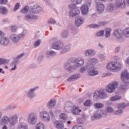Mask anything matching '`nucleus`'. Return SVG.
I'll list each match as a JSON object with an SVG mask.
<instances>
[{"instance_id":"obj_54","label":"nucleus","mask_w":129,"mask_h":129,"mask_svg":"<svg viewBox=\"0 0 129 129\" xmlns=\"http://www.w3.org/2000/svg\"><path fill=\"white\" fill-rule=\"evenodd\" d=\"M113 109L111 106H108L107 107V111L110 112H112L113 111Z\"/></svg>"},{"instance_id":"obj_23","label":"nucleus","mask_w":129,"mask_h":129,"mask_svg":"<svg viewBox=\"0 0 129 129\" xmlns=\"http://www.w3.org/2000/svg\"><path fill=\"white\" fill-rule=\"evenodd\" d=\"M56 55V52L52 50L48 51L46 55V57L47 59L51 58L52 57Z\"/></svg>"},{"instance_id":"obj_50","label":"nucleus","mask_w":129,"mask_h":129,"mask_svg":"<svg viewBox=\"0 0 129 129\" xmlns=\"http://www.w3.org/2000/svg\"><path fill=\"white\" fill-rule=\"evenodd\" d=\"M87 68L86 67H85L84 66H83L80 68V72L82 73L84 71L87 70Z\"/></svg>"},{"instance_id":"obj_12","label":"nucleus","mask_w":129,"mask_h":129,"mask_svg":"<svg viewBox=\"0 0 129 129\" xmlns=\"http://www.w3.org/2000/svg\"><path fill=\"white\" fill-rule=\"evenodd\" d=\"M84 21V19L80 15L77 16L75 19V24L76 26H79L83 23Z\"/></svg>"},{"instance_id":"obj_8","label":"nucleus","mask_w":129,"mask_h":129,"mask_svg":"<svg viewBox=\"0 0 129 129\" xmlns=\"http://www.w3.org/2000/svg\"><path fill=\"white\" fill-rule=\"evenodd\" d=\"M28 122L31 124H35L37 121L36 115L33 113H30L28 115Z\"/></svg>"},{"instance_id":"obj_6","label":"nucleus","mask_w":129,"mask_h":129,"mask_svg":"<svg viewBox=\"0 0 129 129\" xmlns=\"http://www.w3.org/2000/svg\"><path fill=\"white\" fill-rule=\"evenodd\" d=\"M118 85V84L117 82H111L106 87V88L108 92L112 93L114 91Z\"/></svg>"},{"instance_id":"obj_40","label":"nucleus","mask_w":129,"mask_h":129,"mask_svg":"<svg viewBox=\"0 0 129 129\" xmlns=\"http://www.w3.org/2000/svg\"><path fill=\"white\" fill-rule=\"evenodd\" d=\"M68 7L69 8V9L71 10V11L73 10L74 9H76V8H78L77 7L75 4H69Z\"/></svg>"},{"instance_id":"obj_14","label":"nucleus","mask_w":129,"mask_h":129,"mask_svg":"<svg viewBox=\"0 0 129 129\" xmlns=\"http://www.w3.org/2000/svg\"><path fill=\"white\" fill-rule=\"evenodd\" d=\"M37 16L36 15H33L31 14H27L25 16V19L26 20L32 22L35 21V19H37Z\"/></svg>"},{"instance_id":"obj_10","label":"nucleus","mask_w":129,"mask_h":129,"mask_svg":"<svg viewBox=\"0 0 129 129\" xmlns=\"http://www.w3.org/2000/svg\"><path fill=\"white\" fill-rule=\"evenodd\" d=\"M75 65L77 69L79 67L82 66L84 63V60L83 59L79 58H76L73 57H72Z\"/></svg>"},{"instance_id":"obj_44","label":"nucleus","mask_w":129,"mask_h":129,"mask_svg":"<svg viewBox=\"0 0 129 129\" xmlns=\"http://www.w3.org/2000/svg\"><path fill=\"white\" fill-rule=\"evenodd\" d=\"M4 42H3L2 41L1 42V43H1V44L5 45H6L9 42V40L6 37V39H4Z\"/></svg>"},{"instance_id":"obj_28","label":"nucleus","mask_w":129,"mask_h":129,"mask_svg":"<svg viewBox=\"0 0 129 129\" xmlns=\"http://www.w3.org/2000/svg\"><path fill=\"white\" fill-rule=\"evenodd\" d=\"M127 86V84L124 83L123 85H120L118 88V90L120 92L124 91L125 89L126 88Z\"/></svg>"},{"instance_id":"obj_56","label":"nucleus","mask_w":129,"mask_h":129,"mask_svg":"<svg viewBox=\"0 0 129 129\" xmlns=\"http://www.w3.org/2000/svg\"><path fill=\"white\" fill-rule=\"evenodd\" d=\"M91 0H85V3L89 7H90L91 3Z\"/></svg>"},{"instance_id":"obj_22","label":"nucleus","mask_w":129,"mask_h":129,"mask_svg":"<svg viewBox=\"0 0 129 129\" xmlns=\"http://www.w3.org/2000/svg\"><path fill=\"white\" fill-rule=\"evenodd\" d=\"M106 91L104 90H102V91H99L98 96L99 98L102 99H104L106 97Z\"/></svg>"},{"instance_id":"obj_63","label":"nucleus","mask_w":129,"mask_h":129,"mask_svg":"<svg viewBox=\"0 0 129 129\" xmlns=\"http://www.w3.org/2000/svg\"><path fill=\"white\" fill-rule=\"evenodd\" d=\"M117 40L120 43L122 42L124 40V39L123 38L122 36L120 37L119 38H118L117 39Z\"/></svg>"},{"instance_id":"obj_62","label":"nucleus","mask_w":129,"mask_h":129,"mask_svg":"<svg viewBox=\"0 0 129 129\" xmlns=\"http://www.w3.org/2000/svg\"><path fill=\"white\" fill-rule=\"evenodd\" d=\"M6 39V37L3 36H1L0 37V43L1 44V42L2 41L3 42H4V39Z\"/></svg>"},{"instance_id":"obj_11","label":"nucleus","mask_w":129,"mask_h":129,"mask_svg":"<svg viewBox=\"0 0 129 129\" xmlns=\"http://www.w3.org/2000/svg\"><path fill=\"white\" fill-rule=\"evenodd\" d=\"M98 25L97 24H92L89 25L88 26L90 28L95 29L98 28L100 26H103L105 25L108 23V22H103L102 21H99L98 22Z\"/></svg>"},{"instance_id":"obj_2","label":"nucleus","mask_w":129,"mask_h":129,"mask_svg":"<svg viewBox=\"0 0 129 129\" xmlns=\"http://www.w3.org/2000/svg\"><path fill=\"white\" fill-rule=\"evenodd\" d=\"M72 57L68 59V62L66 63L65 68L70 73L77 68Z\"/></svg>"},{"instance_id":"obj_45","label":"nucleus","mask_w":129,"mask_h":129,"mask_svg":"<svg viewBox=\"0 0 129 129\" xmlns=\"http://www.w3.org/2000/svg\"><path fill=\"white\" fill-rule=\"evenodd\" d=\"M41 118L43 119L44 121L46 122H48L50 120V116H44V117H41Z\"/></svg>"},{"instance_id":"obj_52","label":"nucleus","mask_w":129,"mask_h":129,"mask_svg":"<svg viewBox=\"0 0 129 129\" xmlns=\"http://www.w3.org/2000/svg\"><path fill=\"white\" fill-rule=\"evenodd\" d=\"M122 112V111L121 110H119L115 111L114 113L116 115H120Z\"/></svg>"},{"instance_id":"obj_26","label":"nucleus","mask_w":129,"mask_h":129,"mask_svg":"<svg viewBox=\"0 0 129 129\" xmlns=\"http://www.w3.org/2000/svg\"><path fill=\"white\" fill-rule=\"evenodd\" d=\"M70 48V45H68L67 46H64V48L61 50L60 53L61 54L65 53L69 51Z\"/></svg>"},{"instance_id":"obj_31","label":"nucleus","mask_w":129,"mask_h":129,"mask_svg":"<svg viewBox=\"0 0 129 129\" xmlns=\"http://www.w3.org/2000/svg\"><path fill=\"white\" fill-rule=\"evenodd\" d=\"M114 9V5L112 3H109L107 5L106 9L108 11L112 12L113 10Z\"/></svg>"},{"instance_id":"obj_20","label":"nucleus","mask_w":129,"mask_h":129,"mask_svg":"<svg viewBox=\"0 0 129 129\" xmlns=\"http://www.w3.org/2000/svg\"><path fill=\"white\" fill-rule=\"evenodd\" d=\"M10 38L13 42L15 43L18 42L19 40L18 35L15 34L11 35L10 36Z\"/></svg>"},{"instance_id":"obj_15","label":"nucleus","mask_w":129,"mask_h":129,"mask_svg":"<svg viewBox=\"0 0 129 129\" xmlns=\"http://www.w3.org/2000/svg\"><path fill=\"white\" fill-rule=\"evenodd\" d=\"M125 2L124 0H116V5L117 7L123 8L125 7Z\"/></svg>"},{"instance_id":"obj_61","label":"nucleus","mask_w":129,"mask_h":129,"mask_svg":"<svg viewBox=\"0 0 129 129\" xmlns=\"http://www.w3.org/2000/svg\"><path fill=\"white\" fill-rule=\"evenodd\" d=\"M104 33H96L95 34V36L97 37H101L104 35Z\"/></svg>"},{"instance_id":"obj_13","label":"nucleus","mask_w":129,"mask_h":129,"mask_svg":"<svg viewBox=\"0 0 129 129\" xmlns=\"http://www.w3.org/2000/svg\"><path fill=\"white\" fill-rule=\"evenodd\" d=\"M96 5V7L97 10L98 11L99 14L102 13L104 9V5L100 2H95Z\"/></svg>"},{"instance_id":"obj_30","label":"nucleus","mask_w":129,"mask_h":129,"mask_svg":"<svg viewBox=\"0 0 129 129\" xmlns=\"http://www.w3.org/2000/svg\"><path fill=\"white\" fill-rule=\"evenodd\" d=\"M128 106H129V103L125 104L124 103H122L118 105L117 108L118 109H124L125 107Z\"/></svg>"},{"instance_id":"obj_25","label":"nucleus","mask_w":129,"mask_h":129,"mask_svg":"<svg viewBox=\"0 0 129 129\" xmlns=\"http://www.w3.org/2000/svg\"><path fill=\"white\" fill-rule=\"evenodd\" d=\"M72 113L74 115L78 114L79 107L75 106H73L71 109Z\"/></svg>"},{"instance_id":"obj_33","label":"nucleus","mask_w":129,"mask_h":129,"mask_svg":"<svg viewBox=\"0 0 129 129\" xmlns=\"http://www.w3.org/2000/svg\"><path fill=\"white\" fill-rule=\"evenodd\" d=\"M35 95V94L34 92L32 91V90H30L29 91L27 94V96L31 99L33 98Z\"/></svg>"},{"instance_id":"obj_5","label":"nucleus","mask_w":129,"mask_h":129,"mask_svg":"<svg viewBox=\"0 0 129 129\" xmlns=\"http://www.w3.org/2000/svg\"><path fill=\"white\" fill-rule=\"evenodd\" d=\"M127 70H125L121 73V79L123 82L127 84L129 83V74L127 73Z\"/></svg>"},{"instance_id":"obj_48","label":"nucleus","mask_w":129,"mask_h":129,"mask_svg":"<svg viewBox=\"0 0 129 129\" xmlns=\"http://www.w3.org/2000/svg\"><path fill=\"white\" fill-rule=\"evenodd\" d=\"M91 103V102L90 101L87 100L84 103V105L85 106H89Z\"/></svg>"},{"instance_id":"obj_1","label":"nucleus","mask_w":129,"mask_h":129,"mask_svg":"<svg viewBox=\"0 0 129 129\" xmlns=\"http://www.w3.org/2000/svg\"><path fill=\"white\" fill-rule=\"evenodd\" d=\"M107 69L111 71L117 72L120 70L122 69V66L121 64L116 61H112L108 64L106 67Z\"/></svg>"},{"instance_id":"obj_39","label":"nucleus","mask_w":129,"mask_h":129,"mask_svg":"<svg viewBox=\"0 0 129 129\" xmlns=\"http://www.w3.org/2000/svg\"><path fill=\"white\" fill-rule=\"evenodd\" d=\"M94 106L95 108L99 109L103 107L104 105L103 104L101 103H97L94 104Z\"/></svg>"},{"instance_id":"obj_27","label":"nucleus","mask_w":129,"mask_h":129,"mask_svg":"<svg viewBox=\"0 0 129 129\" xmlns=\"http://www.w3.org/2000/svg\"><path fill=\"white\" fill-rule=\"evenodd\" d=\"M72 106V103L70 102L67 101L65 103L64 109L67 110H70L73 107Z\"/></svg>"},{"instance_id":"obj_32","label":"nucleus","mask_w":129,"mask_h":129,"mask_svg":"<svg viewBox=\"0 0 129 129\" xmlns=\"http://www.w3.org/2000/svg\"><path fill=\"white\" fill-rule=\"evenodd\" d=\"M55 100L52 99L48 103L47 106L49 108H51L53 107L55 104Z\"/></svg>"},{"instance_id":"obj_16","label":"nucleus","mask_w":129,"mask_h":129,"mask_svg":"<svg viewBox=\"0 0 129 129\" xmlns=\"http://www.w3.org/2000/svg\"><path fill=\"white\" fill-rule=\"evenodd\" d=\"M17 116L16 115L13 116L12 117H10L9 118V122L10 125H12L14 127V126L17 122Z\"/></svg>"},{"instance_id":"obj_60","label":"nucleus","mask_w":129,"mask_h":129,"mask_svg":"<svg viewBox=\"0 0 129 129\" xmlns=\"http://www.w3.org/2000/svg\"><path fill=\"white\" fill-rule=\"evenodd\" d=\"M21 33V34H19L18 35V36L20 39L23 38V37L25 36L24 33Z\"/></svg>"},{"instance_id":"obj_7","label":"nucleus","mask_w":129,"mask_h":129,"mask_svg":"<svg viewBox=\"0 0 129 129\" xmlns=\"http://www.w3.org/2000/svg\"><path fill=\"white\" fill-rule=\"evenodd\" d=\"M29 5L32 9V11L34 13H38L40 12L42 9V8L37 4H33V3H30Z\"/></svg>"},{"instance_id":"obj_57","label":"nucleus","mask_w":129,"mask_h":129,"mask_svg":"<svg viewBox=\"0 0 129 129\" xmlns=\"http://www.w3.org/2000/svg\"><path fill=\"white\" fill-rule=\"evenodd\" d=\"M82 120H85L87 119L88 116H87L85 114L84 115L82 114Z\"/></svg>"},{"instance_id":"obj_35","label":"nucleus","mask_w":129,"mask_h":129,"mask_svg":"<svg viewBox=\"0 0 129 129\" xmlns=\"http://www.w3.org/2000/svg\"><path fill=\"white\" fill-rule=\"evenodd\" d=\"M121 99V97L120 96H118L117 95L111 97L110 98V101H116L117 100H119Z\"/></svg>"},{"instance_id":"obj_58","label":"nucleus","mask_w":129,"mask_h":129,"mask_svg":"<svg viewBox=\"0 0 129 129\" xmlns=\"http://www.w3.org/2000/svg\"><path fill=\"white\" fill-rule=\"evenodd\" d=\"M40 42L41 40H40L39 39L37 40L35 43V47H36L37 46H38L39 45Z\"/></svg>"},{"instance_id":"obj_64","label":"nucleus","mask_w":129,"mask_h":129,"mask_svg":"<svg viewBox=\"0 0 129 129\" xmlns=\"http://www.w3.org/2000/svg\"><path fill=\"white\" fill-rule=\"evenodd\" d=\"M44 56L42 55L40 56L38 59V60L39 62H40L41 61L43 60Z\"/></svg>"},{"instance_id":"obj_49","label":"nucleus","mask_w":129,"mask_h":129,"mask_svg":"<svg viewBox=\"0 0 129 129\" xmlns=\"http://www.w3.org/2000/svg\"><path fill=\"white\" fill-rule=\"evenodd\" d=\"M69 33H61V35L63 38L67 37L69 35Z\"/></svg>"},{"instance_id":"obj_47","label":"nucleus","mask_w":129,"mask_h":129,"mask_svg":"<svg viewBox=\"0 0 129 129\" xmlns=\"http://www.w3.org/2000/svg\"><path fill=\"white\" fill-rule=\"evenodd\" d=\"M114 35L116 36L117 39L122 36L123 33H114Z\"/></svg>"},{"instance_id":"obj_18","label":"nucleus","mask_w":129,"mask_h":129,"mask_svg":"<svg viewBox=\"0 0 129 129\" xmlns=\"http://www.w3.org/2000/svg\"><path fill=\"white\" fill-rule=\"evenodd\" d=\"M81 11L83 15H86L88 12V7L86 4H84L82 5L81 8Z\"/></svg>"},{"instance_id":"obj_59","label":"nucleus","mask_w":129,"mask_h":129,"mask_svg":"<svg viewBox=\"0 0 129 129\" xmlns=\"http://www.w3.org/2000/svg\"><path fill=\"white\" fill-rule=\"evenodd\" d=\"M6 61V59H3L2 58H0V63L1 65L4 63Z\"/></svg>"},{"instance_id":"obj_17","label":"nucleus","mask_w":129,"mask_h":129,"mask_svg":"<svg viewBox=\"0 0 129 129\" xmlns=\"http://www.w3.org/2000/svg\"><path fill=\"white\" fill-rule=\"evenodd\" d=\"M80 13V11L78 9V8H76L73 10L70 11L69 13V15L70 17H73L76 16Z\"/></svg>"},{"instance_id":"obj_37","label":"nucleus","mask_w":129,"mask_h":129,"mask_svg":"<svg viewBox=\"0 0 129 129\" xmlns=\"http://www.w3.org/2000/svg\"><path fill=\"white\" fill-rule=\"evenodd\" d=\"M45 128L44 124L41 123L37 124L36 126V129H44Z\"/></svg>"},{"instance_id":"obj_55","label":"nucleus","mask_w":129,"mask_h":129,"mask_svg":"<svg viewBox=\"0 0 129 129\" xmlns=\"http://www.w3.org/2000/svg\"><path fill=\"white\" fill-rule=\"evenodd\" d=\"M80 127H82L83 126L81 125H76L73 126L72 129H82L81 128H80Z\"/></svg>"},{"instance_id":"obj_19","label":"nucleus","mask_w":129,"mask_h":129,"mask_svg":"<svg viewBox=\"0 0 129 129\" xmlns=\"http://www.w3.org/2000/svg\"><path fill=\"white\" fill-rule=\"evenodd\" d=\"M80 74L78 73L71 76L69 78L67 79L68 81H72L76 80L80 77Z\"/></svg>"},{"instance_id":"obj_42","label":"nucleus","mask_w":129,"mask_h":129,"mask_svg":"<svg viewBox=\"0 0 129 129\" xmlns=\"http://www.w3.org/2000/svg\"><path fill=\"white\" fill-rule=\"evenodd\" d=\"M9 118L7 117L4 116L1 119V121L4 123H6L9 122Z\"/></svg>"},{"instance_id":"obj_29","label":"nucleus","mask_w":129,"mask_h":129,"mask_svg":"<svg viewBox=\"0 0 129 129\" xmlns=\"http://www.w3.org/2000/svg\"><path fill=\"white\" fill-rule=\"evenodd\" d=\"M95 54V51L93 50H87L85 53V55L87 56H92Z\"/></svg>"},{"instance_id":"obj_34","label":"nucleus","mask_w":129,"mask_h":129,"mask_svg":"<svg viewBox=\"0 0 129 129\" xmlns=\"http://www.w3.org/2000/svg\"><path fill=\"white\" fill-rule=\"evenodd\" d=\"M114 32H129V27H128L123 30L120 28H118L115 29L114 31Z\"/></svg>"},{"instance_id":"obj_24","label":"nucleus","mask_w":129,"mask_h":129,"mask_svg":"<svg viewBox=\"0 0 129 129\" xmlns=\"http://www.w3.org/2000/svg\"><path fill=\"white\" fill-rule=\"evenodd\" d=\"M18 129H28L26 124L24 123H20L18 125Z\"/></svg>"},{"instance_id":"obj_38","label":"nucleus","mask_w":129,"mask_h":129,"mask_svg":"<svg viewBox=\"0 0 129 129\" xmlns=\"http://www.w3.org/2000/svg\"><path fill=\"white\" fill-rule=\"evenodd\" d=\"M60 117L61 120H63L62 121L64 123L65 122L66 120L67 119L66 116L64 113H61L60 116Z\"/></svg>"},{"instance_id":"obj_4","label":"nucleus","mask_w":129,"mask_h":129,"mask_svg":"<svg viewBox=\"0 0 129 129\" xmlns=\"http://www.w3.org/2000/svg\"><path fill=\"white\" fill-rule=\"evenodd\" d=\"M104 112V111L103 110H97L94 113V115L91 117L92 120H98L101 117H103L106 116V114Z\"/></svg>"},{"instance_id":"obj_43","label":"nucleus","mask_w":129,"mask_h":129,"mask_svg":"<svg viewBox=\"0 0 129 129\" xmlns=\"http://www.w3.org/2000/svg\"><path fill=\"white\" fill-rule=\"evenodd\" d=\"M40 116L41 117H44V116H49V115L48 113L45 112L44 111L43 112H41L40 113Z\"/></svg>"},{"instance_id":"obj_21","label":"nucleus","mask_w":129,"mask_h":129,"mask_svg":"<svg viewBox=\"0 0 129 129\" xmlns=\"http://www.w3.org/2000/svg\"><path fill=\"white\" fill-rule=\"evenodd\" d=\"M63 120H61V119L59 120L58 121L56 122V127L58 129H62L63 128L64 125H63Z\"/></svg>"},{"instance_id":"obj_46","label":"nucleus","mask_w":129,"mask_h":129,"mask_svg":"<svg viewBox=\"0 0 129 129\" xmlns=\"http://www.w3.org/2000/svg\"><path fill=\"white\" fill-rule=\"evenodd\" d=\"M48 23H51L53 24H55L56 23L55 21L52 18H50L48 20Z\"/></svg>"},{"instance_id":"obj_3","label":"nucleus","mask_w":129,"mask_h":129,"mask_svg":"<svg viewBox=\"0 0 129 129\" xmlns=\"http://www.w3.org/2000/svg\"><path fill=\"white\" fill-rule=\"evenodd\" d=\"M91 63H89L87 62V64L84 65L85 67H86L87 70L88 68H90L88 69L87 72L88 73L89 75L91 76H94L97 75L98 74V71L97 70L95 66H92L90 67Z\"/></svg>"},{"instance_id":"obj_53","label":"nucleus","mask_w":129,"mask_h":129,"mask_svg":"<svg viewBox=\"0 0 129 129\" xmlns=\"http://www.w3.org/2000/svg\"><path fill=\"white\" fill-rule=\"evenodd\" d=\"M17 29V27L14 26H12L11 27V31L13 32H15L16 31Z\"/></svg>"},{"instance_id":"obj_41","label":"nucleus","mask_w":129,"mask_h":129,"mask_svg":"<svg viewBox=\"0 0 129 129\" xmlns=\"http://www.w3.org/2000/svg\"><path fill=\"white\" fill-rule=\"evenodd\" d=\"M29 8V6H26L22 10H21V12L22 13H24L25 14H26L28 12Z\"/></svg>"},{"instance_id":"obj_9","label":"nucleus","mask_w":129,"mask_h":129,"mask_svg":"<svg viewBox=\"0 0 129 129\" xmlns=\"http://www.w3.org/2000/svg\"><path fill=\"white\" fill-rule=\"evenodd\" d=\"M63 45L62 42L60 40H56L52 44L53 48L57 50H59L62 48Z\"/></svg>"},{"instance_id":"obj_51","label":"nucleus","mask_w":129,"mask_h":129,"mask_svg":"<svg viewBox=\"0 0 129 129\" xmlns=\"http://www.w3.org/2000/svg\"><path fill=\"white\" fill-rule=\"evenodd\" d=\"M19 6L20 4L19 3H17L16 4L13 9L14 11H16L19 8Z\"/></svg>"},{"instance_id":"obj_36","label":"nucleus","mask_w":129,"mask_h":129,"mask_svg":"<svg viewBox=\"0 0 129 129\" xmlns=\"http://www.w3.org/2000/svg\"><path fill=\"white\" fill-rule=\"evenodd\" d=\"M7 10L5 7L2 6L0 7V13L5 15L7 13Z\"/></svg>"}]
</instances>
